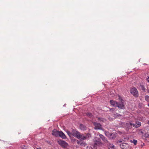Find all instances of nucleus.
<instances>
[{
    "mask_svg": "<svg viewBox=\"0 0 149 149\" xmlns=\"http://www.w3.org/2000/svg\"><path fill=\"white\" fill-rule=\"evenodd\" d=\"M72 134L77 139H81V140L83 134H81L80 133L77 131L74 130H72Z\"/></svg>",
    "mask_w": 149,
    "mask_h": 149,
    "instance_id": "nucleus-1",
    "label": "nucleus"
},
{
    "mask_svg": "<svg viewBox=\"0 0 149 149\" xmlns=\"http://www.w3.org/2000/svg\"><path fill=\"white\" fill-rule=\"evenodd\" d=\"M94 145L95 146H100L102 145L103 143L101 142V139L100 138L95 137L94 139Z\"/></svg>",
    "mask_w": 149,
    "mask_h": 149,
    "instance_id": "nucleus-2",
    "label": "nucleus"
},
{
    "mask_svg": "<svg viewBox=\"0 0 149 149\" xmlns=\"http://www.w3.org/2000/svg\"><path fill=\"white\" fill-rule=\"evenodd\" d=\"M130 93L134 97H137L139 95L138 91L136 88L134 87L130 90Z\"/></svg>",
    "mask_w": 149,
    "mask_h": 149,
    "instance_id": "nucleus-3",
    "label": "nucleus"
},
{
    "mask_svg": "<svg viewBox=\"0 0 149 149\" xmlns=\"http://www.w3.org/2000/svg\"><path fill=\"white\" fill-rule=\"evenodd\" d=\"M58 143L59 145L63 148H66L68 146V143L63 140H59L58 141Z\"/></svg>",
    "mask_w": 149,
    "mask_h": 149,
    "instance_id": "nucleus-4",
    "label": "nucleus"
},
{
    "mask_svg": "<svg viewBox=\"0 0 149 149\" xmlns=\"http://www.w3.org/2000/svg\"><path fill=\"white\" fill-rule=\"evenodd\" d=\"M93 124L95 126L94 129L95 130H102V125L100 123L96 122L93 123Z\"/></svg>",
    "mask_w": 149,
    "mask_h": 149,
    "instance_id": "nucleus-5",
    "label": "nucleus"
},
{
    "mask_svg": "<svg viewBox=\"0 0 149 149\" xmlns=\"http://www.w3.org/2000/svg\"><path fill=\"white\" fill-rule=\"evenodd\" d=\"M118 108L121 109H125V106L124 102H117V105L116 106Z\"/></svg>",
    "mask_w": 149,
    "mask_h": 149,
    "instance_id": "nucleus-6",
    "label": "nucleus"
},
{
    "mask_svg": "<svg viewBox=\"0 0 149 149\" xmlns=\"http://www.w3.org/2000/svg\"><path fill=\"white\" fill-rule=\"evenodd\" d=\"M119 145L120 147L123 149H126L129 146V145L128 144L125 143H120L119 144Z\"/></svg>",
    "mask_w": 149,
    "mask_h": 149,
    "instance_id": "nucleus-7",
    "label": "nucleus"
},
{
    "mask_svg": "<svg viewBox=\"0 0 149 149\" xmlns=\"http://www.w3.org/2000/svg\"><path fill=\"white\" fill-rule=\"evenodd\" d=\"M60 131H57L55 129H54L52 131V134L54 136H58Z\"/></svg>",
    "mask_w": 149,
    "mask_h": 149,
    "instance_id": "nucleus-8",
    "label": "nucleus"
},
{
    "mask_svg": "<svg viewBox=\"0 0 149 149\" xmlns=\"http://www.w3.org/2000/svg\"><path fill=\"white\" fill-rule=\"evenodd\" d=\"M91 137V134L89 133L87 134L85 136H84L82 135V138H81V140H84L86 139L89 138Z\"/></svg>",
    "mask_w": 149,
    "mask_h": 149,
    "instance_id": "nucleus-9",
    "label": "nucleus"
},
{
    "mask_svg": "<svg viewBox=\"0 0 149 149\" xmlns=\"http://www.w3.org/2000/svg\"><path fill=\"white\" fill-rule=\"evenodd\" d=\"M58 136L63 139H65L66 138V136L62 131H60Z\"/></svg>",
    "mask_w": 149,
    "mask_h": 149,
    "instance_id": "nucleus-10",
    "label": "nucleus"
},
{
    "mask_svg": "<svg viewBox=\"0 0 149 149\" xmlns=\"http://www.w3.org/2000/svg\"><path fill=\"white\" fill-rule=\"evenodd\" d=\"M110 104L114 107H116L117 105V102L113 100H110Z\"/></svg>",
    "mask_w": 149,
    "mask_h": 149,
    "instance_id": "nucleus-11",
    "label": "nucleus"
},
{
    "mask_svg": "<svg viewBox=\"0 0 149 149\" xmlns=\"http://www.w3.org/2000/svg\"><path fill=\"white\" fill-rule=\"evenodd\" d=\"M132 122H129L126 123V126L128 127L129 128H131L132 127V126L133 127V124Z\"/></svg>",
    "mask_w": 149,
    "mask_h": 149,
    "instance_id": "nucleus-12",
    "label": "nucleus"
},
{
    "mask_svg": "<svg viewBox=\"0 0 149 149\" xmlns=\"http://www.w3.org/2000/svg\"><path fill=\"white\" fill-rule=\"evenodd\" d=\"M107 144V147L109 149H113L114 148V146L112 144L110 143H109Z\"/></svg>",
    "mask_w": 149,
    "mask_h": 149,
    "instance_id": "nucleus-13",
    "label": "nucleus"
},
{
    "mask_svg": "<svg viewBox=\"0 0 149 149\" xmlns=\"http://www.w3.org/2000/svg\"><path fill=\"white\" fill-rule=\"evenodd\" d=\"M141 125V123L140 122H138L137 123H136L133 124V127L135 128H137Z\"/></svg>",
    "mask_w": 149,
    "mask_h": 149,
    "instance_id": "nucleus-14",
    "label": "nucleus"
},
{
    "mask_svg": "<svg viewBox=\"0 0 149 149\" xmlns=\"http://www.w3.org/2000/svg\"><path fill=\"white\" fill-rule=\"evenodd\" d=\"M79 127L80 129L83 130H86V127L84 125L81 124L80 125Z\"/></svg>",
    "mask_w": 149,
    "mask_h": 149,
    "instance_id": "nucleus-15",
    "label": "nucleus"
},
{
    "mask_svg": "<svg viewBox=\"0 0 149 149\" xmlns=\"http://www.w3.org/2000/svg\"><path fill=\"white\" fill-rule=\"evenodd\" d=\"M110 135V137H109V138L110 139H113L116 137L115 135L113 133H111Z\"/></svg>",
    "mask_w": 149,
    "mask_h": 149,
    "instance_id": "nucleus-16",
    "label": "nucleus"
},
{
    "mask_svg": "<svg viewBox=\"0 0 149 149\" xmlns=\"http://www.w3.org/2000/svg\"><path fill=\"white\" fill-rule=\"evenodd\" d=\"M97 119L98 121L100 122H104L106 121L105 119L102 118H98Z\"/></svg>",
    "mask_w": 149,
    "mask_h": 149,
    "instance_id": "nucleus-17",
    "label": "nucleus"
},
{
    "mask_svg": "<svg viewBox=\"0 0 149 149\" xmlns=\"http://www.w3.org/2000/svg\"><path fill=\"white\" fill-rule=\"evenodd\" d=\"M139 88L140 89H141L143 91H144L146 90L145 86L143 85H141Z\"/></svg>",
    "mask_w": 149,
    "mask_h": 149,
    "instance_id": "nucleus-18",
    "label": "nucleus"
},
{
    "mask_svg": "<svg viewBox=\"0 0 149 149\" xmlns=\"http://www.w3.org/2000/svg\"><path fill=\"white\" fill-rule=\"evenodd\" d=\"M86 115L87 116L89 117L90 118H92L93 117V115L91 113H86Z\"/></svg>",
    "mask_w": 149,
    "mask_h": 149,
    "instance_id": "nucleus-19",
    "label": "nucleus"
},
{
    "mask_svg": "<svg viewBox=\"0 0 149 149\" xmlns=\"http://www.w3.org/2000/svg\"><path fill=\"white\" fill-rule=\"evenodd\" d=\"M118 99L120 102H124V100H123L122 97L119 95H118Z\"/></svg>",
    "mask_w": 149,
    "mask_h": 149,
    "instance_id": "nucleus-20",
    "label": "nucleus"
},
{
    "mask_svg": "<svg viewBox=\"0 0 149 149\" xmlns=\"http://www.w3.org/2000/svg\"><path fill=\"white\" fill-rule=\"evenodd\" d=\"M145 99L146 101L149 102V96L146 95L145 96Z\"/></svg>",
    "mask_w": 149,
    "mask_h": 149,
    "instance_id": "nucleus-21",
    "label": "nucleus"
},
{
    "mask_svg": "<svg viewBox=\"0 0 149 149\" xmlns=\"http://www.w3.org/2000/svg\"><path fill=\"white\" fill-rule=\"evenodd\" d=\"M105 135L109 137H110V135L111 133H110L109 132H106L105 133Z\"/></svg>",
    "mask_w": 149,
    "mask_h": 149,
    "instance_id": "nucleus-22",
    "label": "nucleus"
},
{
    "mask_svg": "<svg viewBox=\"0 0 149 149\" xmlns=\"http://www.w3.org/2000/svg\"><path fill=\"white\" fill-rule=\"evenodd\" d=\"M66 132L67 134H68V135L69 136H71L72 135V133H71V132L69 131H66Z\"/></svg>",
    "mask_w": 149,
    "mask_h": 149,
    "instance_id": "nucleus-23",
    "label": "nucleus"
},
{
    "mask_svg": "<svg viewBox=\"0 0 149 149\" xmlns=\"http://www.w3.org/2000/svg\"><path fill=\"white\" fill-rule=\"evenodd\" d=\"M102 139V140L104 142H105L106 143H109L108 141L106 139V138L105 137H104Z\"/></svg>",
    "mask_w": 149,
    "mask_h": 149,
    "instance_id": "nucleus-24",
    "label": "nucleus"
},
{
    "mask_svg": "<svg viewBox=\"0 0 149 149\" xmlns=\"http://www.w3.org/2000/svg\"><path fill=\"white\" fill-rule=\"evenodd\" d=\"M86 145V143L85 142H82L81 143V146H85Z\"/></svg>",
    "mask_w": 149,
    "mask_h": 149,
    "instance_id": "nucleus-25",
    "label": "nucleus"
},
{
    "mask_svg": "<svg viewBox=\"0 0 149 149\" xmlns=\"http://www.w3.org/2000/svg\"><path fill=\"white\" fill-rule=\"evenodd\" d=\"M137 141L135 139H134L133 140V143H134V145H136L137 143Z\"/></svg>",
    "mask_w": 149,
    "mask_h": 149,
    "instance_id": "nucleus-26",
    "label": "nucleus"
},
{
    "mask_svg": "<svg viewBox=\"0 0 149 149\" xmlns=\"http://www.w3.org/2000/svg\"><path fill=\"white\" fill-rule=\"evenodd\" d=\"M99 136L102 139V138L104 137V136L103 135H102V134H100Z\"/></svg>",
    "mask_w": 149,
    "mask_h": 149,
    "instance_id": "nucleus-27",
    "label": "nucleus"
},
{
    "mask_svg": "<svg viewBox=\"0 0 149 149\" xmlns=\"http://www.w3.org/2000/svg\"><path fill=\"white\" fill-rule=\"evenodd\" d=\"M77 143L78 144H79L81 145V143H82V142L81 141H79L78 140H77Z\"/></svg>",
    "mask_w": 149,
    "mask_h": 149,
    "instance_id": "nucleus-28",
    "label": "nucleus"
},
{
    "mask_svg": "<svg viewBox=\"0 0 149 149\" xmlns=\"http://www.w3.org/2000/svg\"><path fill=\"white\" fill-rule=\"evenodd\" d=\"M22 149H26V147L24 146L22 147Z\"/></svg>",
    "mask_w": 149,
    "mask_h": 149,
    "instance_id": "nucleus-29",
    "label": "nucleus"
},
{
    "mask_svg": "<svg viewBox=\"0 0 149 149\" xmlns=\"http://www.w3.org/2000/svg\"><path fill=\"white\" fill-rule=\"evenodd\" d=\"M122 142V141H121V140H118V141H117V143H121Z\"/></svg>",
    "mask_w": 149,
    "mask_h": 149,
    "instance_id": "nucleus-30",
    "label": "nucleus"
},
{
    "mask_svg": "<svg viewBox=\"0 0 149 149\" xmlns=\"http://www.w3.org/2000/svg\"><path fill=\"white\" fill-rule=\"evenodd\" d=\"M146 80L149 83V77H148L146 79Z\"/></svg>",
    "mask_w": 149,
    "mask_h": 149,
    "instance_id": "nucleus-31",
    "label": "nucleus"
},
{
    "mask_svg": "<svg viewBox=\"0 0 149 149\" xmlns=\"http://www.w3.org/2000/svg\"><path fill=\"white\" fill-rule=\"evenodd\" d=\"M113 111L114 110V109L113 108H112V109H110V111Z\"/></svg>",
    "mask_w": 149,
    "mask_h": 149,
    "instance_id": "nucleus-32",
    "label": "nucleus"
},
{
    "mask_svg": "<svg viewBox=\"0 0 149 149\" xmlns=\"http://www.w3.org/2000/svg\"><path fill=\"white\" fill-rule=\"evenodd\" d=\"M140 132L142 134H143V132L142 131H141Z\"/></svg>",
    "mask_w": 149,
    "mask_h": 149,
    "instance_id": "nucleus-33",
    "label": "nucleus"
},
{
    "mask_svg": "<svg viewBox=\"0 0 149 149\" xmlns=\"http://www.w3.org/2000/svg\"><path fill=\"white\" fill-rule=\"evenodd\" d=\"M148 123L149 124V120L148 122Z\"/></svg>",
    "mask_w": 149,
    "mask_h": 149,
    "instance_id": "nucleus-34",
    "label": "nucleus"
},
{
    "mask_svg": "<svg viewBox=\"0 0 149 149\" xmlns=\"http://www.w3.org/2000/svg\"><path fill=\"white\" fill-rule=\"evenodd\" d=\"M148 106L149 107V103L148 104Z\"/></svg>",
    "mask_w": 149,
    "mask_h": 149,
    "instance_id": "nucleus-35",
    "label": "nucleus"
},
{
    "mask_svg": "<svg viewBox=\"0 0 149 149\" xmlns=\"http://www.w3.org/2000/svg\"><path fill=\"white\" fill-rule=\"evenodd\" d=\"M145 136H146V137H147V136H146V134L145 135Z\"/></svg>",
    "mask_w": 149,
    "mask_h": 149,
    "instance_id": "nucleus-36",
    "label": "nucleus"
}]
</instances>
